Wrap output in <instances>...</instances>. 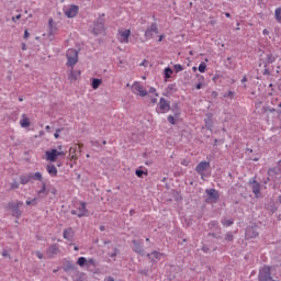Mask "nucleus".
Segmentation results:
<instances>
[{"instance_id":"f257e3e1","label":"nucleus","mask_w":281,"mask_h":281,"mask_svg":"<svg viewBox=\"0 0 281 281\" xmlns=\"http://www.w3.org/2000/svg\"><path fill=\"white\" fill-rule=\"evenodd\" d=\"M49 194L56 196L58 194V190H56V188L49 182H41V187L37 190V195L40 199H45Z\"/></svg>"},{"instance_id":"f03ea898","label":"nucleus","mask_w":281,"mask_h":281,"mask_svg":"<svg viewBox=\"0 0 281 281\" xmlns=\"http://www.w3.org/2000/svg\"><path fill=\"white\" fill-rule=\"evenodd\" d=\"M75 210L71 211L74 216H78V218H82L85 216H89V210H87V203L79 201L75 203Z\"/></svg>"},{"instance_id":"7ed1b4c3","label":"nucleus","mask_w":281,"mask_h":281,"mask_svg":"<svg viewBox=\"0 0 281 281\" xmlns=\"http://www.w3.org/2000/svg\"><path fill=\"white\" fill-rule=\"evenodd\" d=\"M67 67H74L78 63V50L69 48L66 53Z\"/></svg>"},{"instance_id":"20e7f679","label":"nucleus","mask_w":281,"mask_h":281,"mask_svg":"<svg viewBox=\"0 0 281 281\" xmlns=\"http://www.w3.org/2000/svg\"><path fill=\"white\" fill-rule=\"evenodd\" d=\"M259 281H276L271 277V267L263 266L259 271Z\"/></svg>"},{"instance_id":"39448f33","label":"nucleus","mask_w":281,"mask_h":281,"mask_svg":"<svg viewBox=\"0 0 281 281\" xmlns=\"http://www.w3.org/2000/svg\"><path fill=\"white\" fill-rule=\"evenodd\" d=\"M132 92L135 93V95H140V98H146V95H148V91L142 83H139V81H135L132 85Z\"/></svg>"},{"instance_id":"423d86ee","label":"nucleus","mask_w":281,"mask_h":281,"mask_svg":"<svg viewBox=\"0 0 281 281\" xmlns=\"http://www.w3.org/2000/svg\"><path fill=\"white\" fill-rule=\"evenodd\" d=\"M77 265L78 267H87V269H91V267H98V262L95 261V259H87L85 257H79L77 260Z\"/></svg>"},{"instance_id":"0eeeda50","label":"nucleus","mask_w":281,"mask_h":281,"mask_svg":"<svg viewBox=\"0 0 281 281\" xmlns=\"http://www.w3.org/2000/svg\"><path fill=\"white\" fill-rule=\"evenodd\" d=\"M159 34V26L157 23H151L148 29L145 31V41H150V38H155V35Z\"/></svg>"},{"instance_id":"6e6552de","label":"nucleus","mask_w":281,"mask_h":281,"mask_svg":"<svg viewBox=\"0 0 281 281\" xmlns=\"http://www.w3.org/2000/svg\"><path fill=\"white\" fill-rule=\"evenodd\" d=\"M45 155L48 161H56L58 157H63V159H65L66 154L65 151H58L57 149H52V150H47Z\"/></svg>"},{"instance_id":"1a4fd4ad","label":"nucleus","mask_w":281,"mask_h":281,"mask_svg":"<svg viewBox=\"0 0 281 281\" xmlns=\"http://www.w3.org/2000/svg\"><path fill=\"white\" fill-rule=\"evenodd\" d=\"M206 203H217L218 199H221V195L216 189H206Z\"/></svg>"},{"instance_id":"9d476101","label":"nucleus","mask_w":281,"mask_h":281,"mask_svg":"<svg viewBox=\"0 0 281 281\" xmlns=\"http://www.w3.org/2000/svg\"><path fill=\"white\" fill-rule=\"evenodd\" d=\"M168 111H170V101L165 98H160L157 106V113H168Z\"/></svg>"},{"instance_id":"9b49d317","label":"nucleus","mask_w":281,"mask_h":281,"mask_svg":"<svg viewBox=\"0 0 281 281\" xmlns=\"http://www.w3.org/2000/svg\"><path fill=\"white\" fill-rule=\"evenodd\" d=\"M92 33L94 34V36H99V34H104V22H102V20H98L97 22H94Z\"/></svg>"},{"instance_id":"f8f14e48","label":"nucleus","mask_w":281,"mask_h":281,"mask_svg":"<svg viewBox=\"0 0 281 281\" xmlns=\"http://www.w3.org/2000/svg\"><path fill=\"white\" fill-rule=\"evenodd\" d=\"M78 5L76 4H71L68 9H66L64 11V14L68 18V19H74L75 16L78 15Z\"/></svg>"},{"instance_id":"ddd939ff","label":"nucleus","mask_w":281,"mask_h":281,"mask_svg":"<svg viewBox=\"0 0 281 281\" xmlns=\"http://www.w3.org/2000/svg\"><path fill=\"white\" fill-rule=\"evenodd\" d=\"M209 168H210V161H201L195 167V171L198 172V175H201V177H203V175Z\"/></svg>"},{"instance_id":"4468645a","label":"nucleus","mask_w":281,"mask_h":281,"mask_svg":"<svg viewBox=\"0 0 281 281\" xmlns=\"http://www.w3.org/2000/svg\"><path fill=\"white\" fill-rule=\"evenodd\" d=\"M21 205H23V202H13L9 204V209L16 218L21 216V211H19V207H21Z\"/></svg>"},{"instance_id":"2eb2a0df","label":"nucleus","mask_w":281,"mask_h":281,"mask_svg":"<svg viewBox=\"0 0 281 281\" xmlns=\"http://www.w3.org/2000/svg\"><path fill=\"white\" fill-rule=\"evenodd\" d=\"M119 34H120V43H128V38L131 37V30H119Z\"/></svg>"},{"instance_id":"dca6fc26","label":"nucleus","mask_w":281,"mask_h":281,"mask_svg":"<svg viewBox=\"0 0 281 281\" xmlns=\"http://www.w3.org/2000/svg\"><path fill=\"white\" fill-rule=\"evenodd\" d=\"M59 251H60V248H58V244H53L47 249V256L48 258H54V256H57Z\"/></svg>"},{"instance_id":"f3484780","label":"nucleus","mask_w":281,"mask_h":281,"mask_svg":"<svg viewBox=\"0 0 281 281\" xmlns=\"http://www.w3.org/2000/svg\"><path fill=\"white\" fill-rule=\"evenodd\" d=\"M81 74L82 72L80 70H74V67H71L70 74L68 75V80H70V82H76V80L80 78Z\"/></svg>"},{"instance_id":"a211bd4d","label":"nucleus","mask_w":281,"mask_h":281,"mask_svg":"<svg viewBox=\"0 0 281 281\" xmlns=\"http://www.w3.org/2000/svg\"><path fill=\"white\" fill-rule=\"evenodd\" d=\"M250 186L256 199H260V183L256 182V180H250Z\"/></svg>"},{"instance_id":"6ab92c4d","label":"nucleus","mask_w":281,"mask_h":281,"mask_svg":"<svg viewBox=\"0 0 281 281\" xmlns=\"http://www.w3.org/2000/svg\"><path fill=\"white\" fill-rule=\"evenodd\" d=\"M258 229L255 227H248L246 229V238H258Z\"/></svg>"},{"instance_id":"aec40b11","label":"nucleus","mask_w":281,"mask_h":281,"mask_svg":"<svg viewBox=\"0 0 281 281\" xmlns=\"http://www.w3.org/2000/svg\"><path fill=\"white\" fill-rule=\"evenodd\" d=\"M133 243V249L136 254H143L144 251V246L142 244V241H137V240H132Z\"/></svg>"},{"instance_id":"412c9836","label":"nucleus","mask_w":281,"mask_h":281,"mask_svg":"<svg viewBox=\"0 0 281 281\" xmlns=\"http://www.w3.org/2000/svg\"><path fill=\"white\" fill-rule=\"evenodd\" d=\"M74 235H75V232H74V228H71V227H68L64 231V238L66 240H72Z\"/></svg>"},{"instance_id":"4be33fe9","label":"nucleus","mask_w":281,"mask_h":281,"mask_svg":"<svg viewBox=\"0 0 281 281\" xmlns=\"http://www.w3.org/2000/svg\"><path fill=\"white\" fill-rule=\"evenodd\" d=\"M20 125L22 126V128H29L32 123L30 122V119L25 114H23L22 120L20 121Z\"/></svg>"},{"instance_id":"5701e85b","label":"nucleus","mask_w":281,"mask_h":281,"mask_svg":"<svg viewBox=\"0 0 281 281\" xmlns=\"http://www.w3.org/2000/svg\"><path fill=\"white\" fill-rule=\"evenodd\" d=\"M46 170L50 177H56V175H58V169H56V166L54 165H47Z\"/></svg>"},{"instance_id":"b1692460","label":"nucleus","mask_w":281,"mask_h":281,"mask_svg":"<svg viewBox=\"0 0 281 281\" xmlns=\"http://www.w3.org/2000/svg\"><path fill=\"white\" fill-rule=\"evenodd\" d=\"M206 128H212L214 126V122L212 121V114H207L206 119H204Z\"/></svg>"},{"instance_id":"393cba45","label":"nucleus","mask_w":281,"mask_h":281,"mask_svg":"<svg viewBox=\"0 0 281 281\" xmlns=\"http://www.w3.org/2000/svg\"><path fill=\"white\" fill-rule=\"evenodd\" d=\"M147 256H148V258H153L154 257L155 260H161V257L164 256V254H161L159 251H153L151 254H148Z\"/></svg>"},{"instance_id":"a878e982","label":"nucleus","mask_w":281,"mask_h":281,"mask_svg":"<svg viewBox=\"0 0 281 281\" xmlns=\"http://www.w3.org/2000/svg\"><path fill=\"white\" fill-rule=\"evenodd\" d=\"M48 27H49V36H54V32H56V29L54 27V20L53 19H49L48 21Z\"/></svg>"},{"instance_id":"bb28decb","label":"nucleus","mask_w":281,"mask_h":281,"mask_svg":"<svg viewBox=\"0 0 281 281\" xmlns=\"http://www.w3.org/2000/svg\"><path fill=\"white\" fill-rule=\"evenodd\" d=\"M100 85H102V79H92V83H91L92 89H99Z\"/></svg>"},{"instance_id":"cd10ccee","label":"nucleus","mask_w":281,"mask_h":281,"mask_svg":"<svg viewBox=\"0 0 281 281\" xmlns=\"http://www.w3.org/2000/svg\"><path fill=\"white\" fill-rule=\"evenodd\" d=\"M266 63H267L268 65H271V64L276 63V57H273V54H271V53L267 54V56H266Z\"/></svg>"},{"instance_id":"c85d7f7f","label":"nucleus","mask_w":281,"mask_h":281,"mask_svg":"<svg viewBox=\"0 0 281 281\" xmlns=\"http://www.w3.org/2000/svg\"><path fill=\"white\" fill-rule=\"evenodd\" d=\"M164 72H165V79L166 80L170 79L172 77V74H173V71L171 70L170 67L165 68Z\"/></svg>"},{"instance_id":"c756f323","label":"nucleus","mask_w":281,"mask_h":281,"mask_svg":"<svg viewBox=\"0 0 281 281\" xmlns=\"http://www.w3.org/2000/svg\"><path fill=\"white\" fill-rule=\"evenodd\" d=\"M175 91H177V89L175 88V85H169L167 88H166V93L165 95H168V94H172L175 93Z\"/></svg>"},{"instance_id":"7c9ffc66","label":"nucleus","mask_w":281,"mask_h":281,"mask_svg":"<svg viewBox=\"0 0 281 281\" xmlns=\"http://www.w3.org/2000/svg\"><path fill=\"white\" fill-rule=\"evenodd\" d=\"M274 19L277 20L278 23H281V7L276 9Z\"/></svg>"},{"instance_id":"2f4dec72","label":"nucleus","mask_w":281,"mask_h":281,"mask_svg":"<svg viewBox=\"0 0 281 281\" xmlns=\"http://www.w3.org/2000/svg\"><path fill=\"white\" fill-rule=\"evenodd\" d=\"M222 225H224V227H229L232 225H234V220H222Z\"/></svg>"},{"instance_id":"473e14b6","label":"nucleus","mask_w":281,"mask_h":281,"mask_svg":"<svg viewBox=\"0 0 281 281\" xmlns=\"http://www.w3.org/2000/svg\"><path fill=\"white\" fill-rule=\"evenodd\" d=\"M198 69L200 74H205V69H207V65L202 61Z\"/></svg>"},{"instance_id":"72a5a7b5","label":"nucleus","mask_w":281,"mask_h":281,"mask_svg":"<svg viewBox=\"0 0 281 281\" xmlns=\"http://www.w3.org/2000/svg\"><path fill=\"white\" fill-rule=\"evenodd\" d=\"M234 95H236V92L229 90L227 93L224 94V98H228L229 100H234Z\"/></svg>"},{"instance_id":"f704fd0d","label":"nucleus","mask_w":281,"mask_h":281,"mask_svg":"<svg viewBox=\"0 0 281 281\" xmlns=\"http://www.w3.org/2000/svg\"><path fill=\"white\" fill-rule=\"evenodd\" d=\"M173 69L176 71V74H179V71H183V66H181V64H176L173 66Z\"/></svg>"},{"instance_id":"c9c22d12","label":"nucleus","mask_w":281,"mask_h":281,"mask_svg":"<svg viewBox=\"0 0 281 281\" xmlns=\"http://www.w3.org/2000/svg\"><path fill=\"white\" fill-rule=\"evenodd\" d=\"M135 175L138 176V177H142V175L148 176V171H144L142 169H137L135 171Z\"/></svg>"},{"instance_id":"e433bc0d","label":"nucleus","mask_w":281,"mask_h":281,"mask_svg":"<svg viewBox=\"0 0 281 281\" xmlns=\"http://www.w3.org/2000/svg\"><path fill=\"white\" fill-rule=\"evenodd\" d=\"M167 120H168L169 124H177V120H175V116H172V115H169L167 117Z\"/></svg>"},{"instance_id":"4c0bfd02","label":"nucleus","mask_w":281,"mask_h":281,"mask_svg":"<svg viewBox=\"0 0 281 281\" xmlns=\"http://www.w3.org/2000/svg\"><path fill=\"white\" fill-rule=\"evenodd\" d=\"M225 240H228V243H232V241L234 240V235L227 234V235L225 236Z\"/></svg>"},{"instance_id":"58836bf2","label":"nucleus","mask_w":281,"mask_h":281,"mask_svg":"<svg viewBox=\"0 0 281 281\" xmlns=\"http://www.w3.org/2000/svg\"><path fill=\"white\" fill-rule=\"evenodd\" d=\"M36 198L35 199H33V200H27L26 201V205H36Z\"/></svg>"},{"instance_id":"ea45409f","label":"nucleus","mask_w":281,"mask_h":281,"mask_svg":"<svg viewBox=\"0 0 281 281\" xmlns=\"http://www.w3.org/2000/svg\"><path fill=\"white\" fill-rule=\"evenodd\" d=\"M60 131H63V128H57L56 130V132L54 134L55 139H58V137H60V134H58V133H60Z\"/></svg>"},{"instance_id":"a19ab883","label":"nucleus","mask_w":281,"mask_h":281,"mask_svg":"<svg viewBox=\"0 0 281 281\" xmlns=\"http://www.w3.org/2000/svg\"><path fill=\"white\" fill-rule=\"evenodd\" d=\"M91 146H95V148H100V142L91 140Z\"/></svg>"},{"instance_id":"79ce46f5","label":"nucleus","mask_w":281,"mask_h":281,"mask_svg":"<svg viewBox=\"0 0 281 281\" xmlns=\"http://www.w3.org/2000/svg\"><path fill=\"white\" fill-rule=\"evenodd\" d=\"M196 76H198L199 82H201L203 85V82H205V78L201 75H196Z\"/></svg>"},{"instance_id":"37998d69","label":"nucleus","mask_w":281,"mask_h":281,"mask_svg":"<svg viewBox=\"0 0 281 281\" xmlns=\"http://www.w3.org/2000/svg\"><path fill=\"white\" fill-rule=\"evenodd\" d=\"M149 93H155L156 98L159 97V93H157V89L150 88Z\"/></svg>"},{"instance_id":"c03bdc74","label":"nucleus","mask_w":281,"mask_h":281,"mask_svg":"<svg viewBox=\"0 0 281 281\" xmlns=\"http://www.w3.org/2000/svg\"><path fill=\"white\" fill-rule=\"evenodd\" d=\"M30 38V32L27 30L24 31V40L27 41Z\"/></svg>"},{"instance_id":"a18cd8bd","label":"nucleus","mask_w":281,"mask_h":281,"mask_svg":"<svg viewBox=\"0 0 281 281\" xmlns=\"http://www.w3.org/2000/svg\"><path fill=\"white\" fill-rule=\"evenodd\" d=\"M36 256L40 260H43V252L36 251Z\"/></svg>"},{"instance_id":"49530a36","label":"nucleus","mask_w":281,"mask_h":281,"mask_svg":"<svg viewBox=\"0 0 281 281\" xmlns=\"http://www.w3.org/2000/svg\"><path fill=\"white\" fill-rule=\"evenodd\" d=\"M195 89H203V83H201L200 81L196 83V86H195Z\"/></svg>"},{"instance_id":"de8ad7c7","label":"nucleus","mask_w":281,"mask_h":281,"mask_svg":"<svg viewBox=\"0 0 281 281\" xmlns=\"http://www.w3.org/2000/svg\"><path fill=\"white\" fill-rule=\"evenodd\" d=\"M263 74L265 76H271V71L269 70V68H266Z\"/></svg>"},{"instance_id":"09e8293b","label":"nucleus","mask_w":281,"mask_h":281,"mask_svg":"<svg viewBox=\"0 0 281 281\" xmlns=\"http://www.w3.org/2000/svg\"><path fill=\"white\" fill-rule=\"evenodd\" d=\"M211 97H212V98H218V92L213 91V92L211 93Z\"/></svg>"},{"instance_id":"8fccbe9b","label":"nucleus","mask_w":281,"mask_h":281,"mask_svg":"<svg viewBox=\"0 0 281 281\" xmlns=\"http://www.w3.org/2000/svg\"><path fill=\"white\" fill-rule=\"evenodd\" d=\"M115 256H117V249H115L114 252L110 254V258H115Z\"/></svg>"},{"instance_id":"3c124183","label":"nucleus","mask_w":281,"mask_h":281,"mask_svg":"<svg viewBox=\"0 0 281 281\" xmlns=\"http://www.w3.org/2000/svg\"><path fill=\"white\" fill-rule=\"evenodd\" d=\"M19 19H21V14H18L16 16H13V18H12V21H14V22H15V21H19Z\"/></svg>"},{"instance_id":"603ef678","label":"nucleus","mask_w":281,"mask_h":281,"mask_svg":"<svg viewBox=\"0 0 281 281\" xmlns=\"http://www.w3.org/2000/svg\"><path fill=\"white\" fill-rule=\"evenodd\" d=\"M173 113H175L176 116H177V115H180L179 108H176V109L173 110Z\"/></svg>"},{"instance_id":"864d4df0","label":"nucleus","mask_w":281,"mask_h":281,"mask_svg":"<svg viewBox=\"0 0 281 281\" xmlns=\"http://www.w3.org/2000/svg\"><path fill=\"white\" fill-rule=\"evenodd\" d=\"M27 181H30L29 178H22V183H23V184L27 183Z\"/></svg>"},{"instance_id":"5fc2aeb1","label":"nucleus","mask_w":281,"mask_h":281,"mask_svg":"<svg viewBox=\"0 0 281 281\" xmlns=\"http://www.w3.org/2000/svg\"><path fill=\"white\" fill-rule=\"evenodd\" d=\"M104 281H115V279H113V277H108Z\"/></svg>"},{"instance_id":"6e6d98bb","label":"nucleus","mask_w":281,"mask_h":281,"mask_svg":"<svg viewBox=\"0 0 281 281\" xmlns=\"http://www.w3.org/2000/svg\"><path fill=\"white\" fill-rule=\"evenodd\" d=\"M34 177H43V173H41V172H35Z\"/></svg>"},{"instance_id":"4d7b16f0","label":"nucleus","mask_w":281,"mask_h":281,"mask_svg":"<svg viewBox=\"0 0 281 281\" xmlns=\"http://www.w3.org/2000/svg\"><path fill=\"white\" fill-rule=\"evenodd\" d=\"M151 104H157V99L153 98L151 99Z\"/></svg>"},{"instance_id":"13d9d810","label":"nucleus","mask_w":281,"mask_h":281,"mask_svg":"<svg viewBox=\"0 0 281 281\" xmlns=\"http://www.w3.org/2000/svg\"><path fill=\"white\" fill-rule=\"evenodd\" d=\"M161 41H164V35H160L158 38V43H161Z\"/></svg>"},{"instance_id":"bf43d9fd","label":"nucleus","mask_w":281,"mask_h":281,"mask_svg":"<svg viewBox=\"0 0 281 281\" xmlns=\"http://www.w3.org/2000/svg\"><path fill=\"white\" fill-rule=\"evenodd\" d=\"M262 34L267 35V34H269V31H268L267 29H265V30L262 31Z\"/></svg>"},{"instance_id":"052dcab7","label":"nucleus","mask_w":281,"mask_h":281,"mask_svg":"<svg viewBox=\"0 0 281 281\" xmlns=\"http://www.w3.org/2000/svg\"><path fill=\"white\" fill-rule=\"evenodd\" d=\"M45 128H46L47 132L52 131V127L49 125H46Z\"/></svg>"},{"instance_id":"680f3d73","label":"nucleus","mask_w":281,"mask_h":281,"mask_svg":"<svg viewBox=\"0 0 281 281\" xmlns=\"http://www.w3.org/2000/svg\"><path fill=\"white\" fill-rule=\"evenodd\" d=\"M22 49L25 50L26 49V45L25 43L22 44Z\"/></svg>"},{"instance_id":"e2e57ef3","label":"nucleus","mask_w":281,"mask_h":281,"mask_svg":"<svg viewBox=\"0 0 281 281\" xmlns=\"http://www.w3.org/2000/svg\"><path fill=\"white\" fill-rule=\"evenodd\" d=\"M241 82H247V77H244V78L241 79Z\"/></svg>"},{"instance_id":"0e129e2a","label":"nucleus","mask_w":281,"mask_h":281,"mask_svg":"<svg viewBox=\"0 0 281 281\" xmlns=\"http://www.w3.org/2000/svg\"><path fill=\"white\" fill-rule=\"evenodd\" d=\"M12 188L16 189V188H19V184H12Z\"/></svg>"},{"instance_id":"69168bd1","label":"nucleus","mask_w":281,"mask_h":281,"mask_svg":"<svg viewBox=\"0 0 281 281\" xmlns=\"http://www.w3.org/2000/svg\"><path fill=\"white\" fill-rule=\"evenodd\" d=\"M225 16H227V19H229V16H232V14L225 13Z\"/></svg>"},{"instance_id":"338daca9","label":"nucleus","mask_w":281,"mask_h":281,"mask_svg":"<svg viewBox=\"0 0 281 281\" xmlns=\"http://www.w3.org/2000/svg\"><path fill=\"white\" fill-rule=\"evenodd\" d=\"M74 249H75V251H78V249H79V248H78V246H75V248H74Z\"/></svg>"},{"instance_id":"774afa93","label":"nucleus","mask_w":281,"mask_h":281,"mask_svg":"<svg viewBox=\"0 0 281 281\" xmlns=\"http://www.w3.org/2000/svg\"><path fill=\"white\" fill-rule=\"evenodd\" d=\"M279 202L281 203V195L279 196Z\"/></svg>"}]
</instances>
